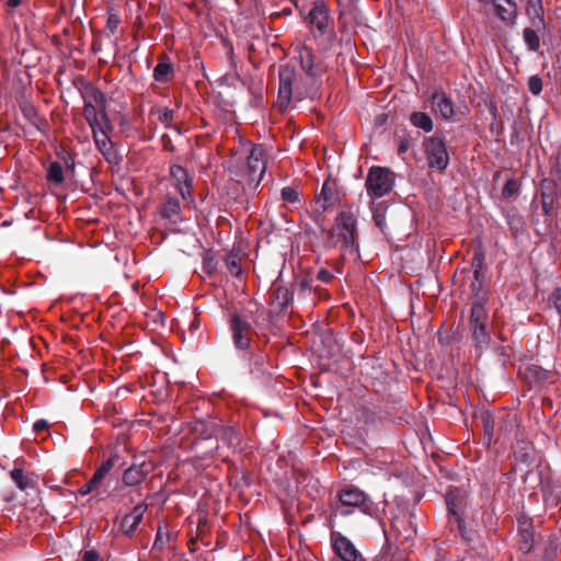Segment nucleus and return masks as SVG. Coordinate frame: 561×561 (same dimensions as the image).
<instances>
[{"label":"nucleus","instance_id":"obj_1","mask_svg":"<svg viewBox=\"0 0 561 561\" xmlns=\"http://www.w3.org/2000/svg\"><path fill=\"white\" fill-rule=\"evenodd\" d=\"M293 60L300 64L305 78L298 76L295 66L286 64L279 69L278 105L286 110L293 100L313 98L317 94L316 79L322 68L314 64V57L309 47L299 45Z\"/></svg>","mask_w":561,"mask_h":561},{"label":"nucleus","instance_id":"obj_2","mask_svg":"<svg viewBox=\"0 0 561 561\" xmlns=\"http://www.w3.org/2000/svg\"><path fill=\"white\" fill-rule=\"evenodd\" d=\"M265 154L266 149L263 145H253L247 157V162L241 167L231 168V174L240 183L256 186L266 171Z\"/></svg>","mask_w":561,"mask_h":561},{"label":"nucleus","instance_id":"obj_3","mask_svg":"<svg viewBox=\"0 0 561 561\" xmlns=\"http://www.w3.org/2000/svg\"><path fill=\"white\" fill-rule=\"evenodd\" d=\"M328 242L331 247L357 251L356 217L352 210H343L336 216L334 228L328 232Z\"/></svg>","mask_w":561,"mask_h":561},{"label":"nucleus","instance_id":"obj_4","mask_svg":"<svg viewBox=\"0 0 561 561\" xmlns=\"http://www.w3.org/2000/svg\"><path fill=\"white\" fill-rule=\"evenodd\" d=\"M485 297L478 296L471 307L470 329L478 347L486 346L491 341L488 329L490 324V317L485 309Z\"/></svg>","mask_w":561,"mask_h":561},{"label":"nucleus","instance_id":"obj_5","mask_svg":"<svg viewBox=\"0 0 561 561\" xmlns=\"http://www.w3.org/2000/svg\"><path fill=\"white\" fill-rule=\"evenodd\" d=\"M394 185V175L388 168L373 167L366 178V191L371 198L387 195Z\"/></svg>","mask_w":561,"mask_h":561},{"label":"nucleus","instance_id":"obj_6","mask_svg":"<svg viewBox=\"0 0 561 561\" xmlns=\"http://www.w3.org/2000/svg\"><path fill=\"white\" fill-rule=\"evenodd\" d=\"M425 153L431 169L444 171L449 163V154L445 142L437 137H428L424 141Z\"/></svg>","mask_w":561,"mask_h":561},{"label":"nucleus","instance_id":"obj_7","mask_svg":"<svg viewBox=\"0 0 561 561\" xmlns=\"http://www.w3.org/2000/svg\"><path fill=\"white\" fill-rule=\"evenodd\" d=\"M332 547L341 561H364L354 543L340 533L332 534Z\"/></svg>","mask_w":561,"mask_h":561},{"label":"nucleus","instance_id":"obj_8","mask_svg":"<svg viewBox=\"0 0 561 561\" xmlns=\"http://www.w3.org/2000/svg\"><path fill=\"white\" fill-rule=\"evenodd\" d=\"M339 501L345 511H342V515H348L355 507H362L368 501L367 494L357 488H344L339 491Z\"/></svg>","mask_w":561,"mask_h":561},{"label":"nucleus","instance_id":"obj_9","mask_svg":"<svg viewBox=\"0 0 561 561\" xmlns=\"http://www.w3.org/2000/svg\"><path fill=\"white\" fill-rule=\"evenodd\" d=\"M170 174L175 181L176 188L184 201L193 202L192 187L193 179L188 172L179 164H173L170 168Z\"/></svg>","mask_w":561,"mask_h":561},{"label":"nucleus","instance_id":"obj_10","mask_svg":"<svg viewBox=\"0 0 561 561\" xmlns=\"http://www.w3.org/2000/svg\"><path fill=\"white\" fill-rule=\"evenodd\" d=\"M306 23L312 33L323 35L329 27V11L323 4L314 5L306 16Z\"/></svg>","mask_w":561,"mask_h":561},{"label":"nucleus","instance_id":"obj_11","mask_svg":"<svg viewBox=\"0 0 561 561\" xmlns=\"http://www.w3.org/2000/svg\"><path fill=\"white\" fill-rule=\"evenodd\" d=\"M232 340L237 348L245 350L250 345V324L236 314L231 318Z\"/></svg>","mask_w":561,"mask_h":561},{"label":"nucleus","instance_id":"obj_12","mask_svg":"<svg viewBox=\"0 0 561 561\" xmlns=\"http://www.w3.org/2000/svg\"><path fill=\"white\" fill-rule=\"evenodd\" d=\"M493 7L506 26H514L518 14L517 4L513 0H493Z\"/></svg>","mask_w":561,"mask_h":561},{"label":"nucleus","instance_id":"obj_13","mask_svg":"<svg viewBox=\"0 0 561 561\" xmlns=\"http://www.w3.org/2000/svg\"><path fill=\"white\" fill-rule=\"evenodd\" d=\"M107 129H111L110 123L107 125L91 128L98 149L103 153L105 159L111 162L114 152L112 141L106 133Z\"/></svg>","mask_w":561,"mask_h":561},{"label":"nucleus","instance_id":"obj_14","mask_svg":"<svg viewBox=\"0 0 561 561\" xmlns=\"http://www.w3.org/2000/svg\"><path fill=\"white\" fill-rule=\"evenodd\" d=\"M146 510L147 505L138 504L133 508V511L129 514L123 517L121 523V529L125 535L133 536L135 534L144 518Z\"/></svg>","mask_w":561,"mask_h":561},{"label":"nucleus","instance_id":"obj_15","mask_svg":"<svg viewBox=\"0 0 561 561\" xmlns=\"http://www.w3.org/2000/svg\"><path fill=\"white\" fill-rule=\"evenodd\" d=\"M151 465L141 462L139 465H133L125 470L123 474V482L128 486H134L141 483L147 474L151 471Z\"/></svg>","mask_w":561,"mask_h":561},{"label":"nucleus","instance_id":"obj_16","mask_svg":"<svg viewBox=\"0 0 561 561\" xmlns=\"http://www.w3.org/2000/svg\"><path fill=\"white\" fill-rule=\"evenodd\" d=\"M293 293L285 286L274 284L272 291V307L277 312H283L293 301Z\"/></svg>","mask_w":561,"mask_h":561},{"label":"nucleus","instance_id":"obj_17","mask_svg":"<svg viewBox=\"0 0 561 561\" xmlns=\"http://www.w3.org/2000/svg\"><path fill=\"white\" fill-rule=\"evenodd\" d=\"M106 107L99 108L94 105L83 106V116L91 128L107 125L110 123L105 112Z\"/></svg>","mask_w":561,"mask_h":561},{"label":"nucleus","instance_id":"obj_18","mask_svg":"<svg viewBox=\"0 0 561 561\" xmlns=\"http://www.w3.org/2000/svg\"><path fill=\"white\" fill-rule=\"evenodd\" d=\"M432 100L433 105L438 111L442 118L450 119L454 116L455 112L453 102L444 91H435L432 95Z\"/></svg>","mask_w":561,"mask_h":561},{"label":"nucleus","instance_id":"obj_19","mask_svg":"<svg viewBox=\"0 0 561 561\" xmlns=\"http://www.w3.org/2000/svg\"><path fill=\"white\" fill-rule=\"evenodd\" d=\"M81 94L85 105H94L99 108L106 107L105 95L95 87L87 85Z\"/></svg>","mask_w":561,"mask_h":561},{"label":"nucleus","instance_id":"obj_20","mask_svg":"<svg viewBox=\"0 0 561 561\" xmlns=\"http://www.w3.org/2000/svg\"><path fill=\"white\" fill-rule=\"evenodd\" d=\"M334 201H335V192H334L333 187L328 182H325L322 185L321 192L317 196V199H316L317 209L324 211L330 206L333 205Z\"/></svg>","mask_w":561,"mask_h":561},{"label":"nucleus","instance_id":"obj_21","mask_svg":"<svg viewBox=\"0 0 561 561\" xmlns=\"http://www.w3.org/2000/svg\"><path fill=\"white\" fill-rule=\"evenodd\" d=\"M180 209V202L176 198H169L161 206L160 214L163 218L176 222L181 219Z\"/></svg>","mask_w":561,"mask_h":561},{"label":"nucleus","instance_id":"obj_22","mask_svg":"<svg viewBox=\"0 0 561 561\" xmlns=\"http://www.w3.org/2000/svg\"><path fill=\"white\" fill-rule=\"evenodd\" d=\"M11 479L14 481L16 486L22 491H25L28 488L33 486V479L27 473H25L24 470L21 468H14L11 471Z\"/></svg>","mask_w":561,"mask_h":561},{"label":"nucleus","instance_id":"obj_23","mask_svg":"<svg viewBox=\"0 0 561 561\" xmlns=\"http://www.w3.org/2000/svg\"><path fill=\"white\" fill-rule=\"evenodd\" d=\"M411 123L413 126L430 133L433 129V121L426 113L416 112L411 115Z\"/></svg>","mask_w":561,"mask_h":561},{"label":"nucleus","instance_id":"obj_24","mask_svg":"<svg viewBox=\"0 0 561 561\" xmlns=\"http://www.w3.org/2000/svg\"><path fill=\"white\" fill-rule=\"evenodd\" d=\"M114 466L115 457L108 458L96 469L91 480L94 481L98 485H100L101 481L113 469Z\"/></svg>","mask_w":561,"mask_h":561},{"label":"nucleus","instance_id":"obj_25","mask_svg":"<svg viewBox=\"0 0 561 561\" xmlns=\"http://www.w3.org/2000/svg\"><path fill=\"white\" fill-rule=\"evenodd\" d=\"M506 222L514 234H518L524 230V220L516 211L506 214Z\"/></svg>","mask_w":561,"mask_h":561},{"label":"nucleus","instance_id":"obj_26","mask_svg":"<svg viewBox=\"0 0 561 561\" xmlns=\"http://www.w3.org/2000/svg\"><path fill=\"white\" fill-rule=\"evenodd\" d=\"M523 35L524 41L526 45L529 47V49L537 51L540 47V39L537 32L533 28L527 27L524 30Z\"/></svg>","mask_w":561,"mask_h":561},{"label":"nucleus","instance_id":"obj_27","mask_svg":"<svg viewBox=\"0 0 561 561\" xmlns=\"http://www.w3.org/2000/svg\"><path fill=\"white\" fill-rule=\"evenodd\" d=\"M47 178L50 182L60 184L64 181L62 167L59 162H53L47 170Z\"/></svg>","mask_w":561,"mask_h":561},{"label":"nucleus","instance_id":"obj_28","mask_svg":"<svg viewBox=\"0 0 561 561\" xmlns=\"http://www.w3.org/2000/svg\"><path fill=\"white\" fill-rule=\"evenodd\" d=\"M172 66L167 61H160L153 69V78L156 81L162 82L171 72Z\"/></svg>","mask_w":561,"mask_h":561},{"label":"nucleus","instance_id":"obj_29","mask_svg":"<svg viewBox=\"0 0 561 561\" xmlns=\"http://www.w3.org/2000/svg\"><path fill=\"white\" fill-rule=\"evenodd\" d=\"M527 13L529 15L534 14V16L538 19V23L542 24L543 18L541 0H528Z\"/></svg>","mask_w":561,"mask_h":561},{"label":"nucleus","instance_id":"obj_30","mask_svg":"<svg viewBox=\"0 0 561 561\" xmlns=\"http://www.w3.org/2000/svg\"><path fill=\"white\" fill-rule=\"evenodd\" d=\"M225 263H226L228 271L232 275L239 276L241 274L240 259L238 255H236V254L227 255Z\"/></svg>","mask_w":561,"mask_h":561},{"label":"nucleus","instance_id":"obj_31","mask_svg":"<svg viewBox=\"0 0 561 561\" xmlns=\"http://www.w3.org/2000/svg\"><path fill=\"white\" fill-rule=\"evenodd\" d=\"M280 196H282L283 201L293 203V204L299 201L298 192L294 187H290V186L283 187L280 191Z\"/></svg>","mask_w":561,"mask_h":561},{"label":"nucleus","instance_id":"obj_32","mask_svg":"<svg viewBox=\"0 0 561 561\" xmlns=\"http://www.w3.org/2000/svg\"><path fill=\"white\" fill-rule=\"evenodd\" d=\"M528 89L534 95H539L542 91V80L539 76H531L528 79Z\"/></svg>","mask_w":561,"mask_h":561},{"label":"nucleus","instance_id":"obj_33","mask_svg":"<svg viewBox=\"0 0 561 561\" xmlns=\"http://www.w3.org/2000/svg\"><path fill=\"white\" fill-rule=\"evenodd\" d=\"M484 263V253L482 250H477L471 261L472 270H482Z\"/></svg>","mask_w":561,"mask_h":561},{"label":"nucleus","instance_id":"obj_34","mask_svg":"<svg viewBox=\"0 0 561 561\" xmlns=\"http://www.w3.org/2000/svg\"><path fill=\"white\" fill-rule=\"evenodd\" d=\"M203 265H204V270L206 271V273L211 274L217 268V261L210 254H207L204 257Z\"/></svg>","mask_w":561,"mask_h":561},{"label":"nucleus","instance_id":"obj_35","mask_svg":"<svg viewBox=\"0 0 561 561\" xmlns=\"http://www.w3.org/2000/svg\"><path fill=\"white\" fill-rule=\"evenodd\" d=\"M173 111L170 108H163L158 112V119L168 126L170 122L173 119Z\"/></svg>","mask_w":561,"mask_h":561},{"label":"nucleus","instance_id":"obj_36","mask_svg":"<svg viewBox=\"0 0 561 561\" xmlns=\"http://www.w3.org/2000/svg\"><path fill=\"white\" fill-rule=\"evenodd\" d=\"M473 276H474V280H476V282H474V283H472V285H471L472 290H473V291H476V296H477V297H478V296H480V297H481V296L485 297V296H484V294H481V295H480V293H479V286H480V283H481V278H482V276H483V274H482V270H473Z\"/></svg>","mask_w":561,"mask_h":561},{"label":"nucleus","instance_id":"obj_37","mask_svg":"<svg viewBox=\"0 0 561 561\" xmlns=\"http://www.w3.org/2000/svg\"><path fill=\"white\" fill-rule=\"evenodd\" d=\"M170 539V534H163L162 527H159L157 530L153 549H157L158 547L162 546L163 542Z\"/></svg>","mask_w":561,"mask_h":561},{"label":"nucleus","instance_id":"obj_38","mask_svg":"<svg viewBox=\"0 0 561 561\" xmlns=\"http://www.w3.org/2000/svg\"><path fill=\"white\" fill-rule=\"evenodd\" d=\"M98 488H99V485L90 479L85 484H83L78 490V492L80 495L84 496V495H88L89 493H91L92 491H95Z\"/></svg>","mask_w":561,"mask_h":561},{"label":"nucleus","instance_id":"obj_39","mask_svg":"<svg viewBox=\"0 0 561 561\" xmlns=\"http://www.w3.org/2000/svg\"><path fill=\"white\" fill-rule=\"evenodd\" d=\"M225 435L228 439L229 445L233 446L239 443V434L237 433V431L234 428H232V427L226 428Z\"/></svg>","mask_w":561,"mask_h":561},{"label":"nucleus","instance_id":"obj_40","mask_svg":"<svg viewBox=\"0 0 561 561\" xmlns=\"http://www.w3.org/2000/svg\"><path fill=\"white\" fill-rule=\"evenodd\" d=\"M516 192H517V184H516V182L513 181V180L506 181V183L504 185V188H503V194L506 195V196H512Z\"/></svg>","mask_w":561,"mask_h":561},{"label":"nucleus","instance_id":"obj_41","mask_svg":"<svg viewBox=\"0 0 561 561\" xmlns=\"http://www.w3.org/2000/svg\"><path fill=\"white\" fill-rule=\"evenodd\" d=\"M100 554L95 550H87L82 553L81 559L77 561H99Z\"/></svg>","mask_w":561,"mask_h":561},{"label":"nucleus","instance_id":"obj_42","mask_svg":"<svg viewBox=\"0 0 561 561\" xmlns=\"http://www.w3.org/2000/svg\"><path fill=\"white\" fill-rule=\"evenodd\" d=\"M333 278V274L327 270H320L317 274V279L323 283H330Z\"/></svg>","mask_w":561,"mask_h":561},{"label":"nucleus","instance_id":"obj_43","mask_svg":"<svg viewBox=\"0 0 561 561\" xmlns=\"http://www.w3.org/2000/svg\"><path fill=\"white\" fill-rule=\"evenodd\" d=\"M542 197V209L545 215L550 216L552 211V203L548 201V196L546 193H541Z\"/></svg>","mask_w":561,"mask_h":561},{"label":"nucleus","instance_id":"obj_44","mask_svg":"<svg viewBox=\"0 0 561 561\" xmlns=\"http://www.w3.org/2000/svg\"><path fill=\"white\" fill-rule=\"evenodd\" d=\"M376 226L383 231L386 228V217L383 214H375L374 215Z\"/></svg>","mask_w":561,"mask_h":561},{"label":"nucleus","instance_id":"obj_45","mask_svg":"<svg viewBox=\"0 0 561 561\" xmlns=\"http://www.w3.org/2000/svg\"><path fill=\"white\" fill-rule=\"evenodd\" d=\"M552 299H553L556 309L558 310L559 314L561 316V289L560 288H558L553 293Z\"/></svg>","mask_w":561,"mask_h":561},{"label":"nucleus","instance_id":"obj_46","mask_svg":"<svg viewBox=\"0 0 561 561\" xmlns=\"http://www.w3.org/2000/svg\"><path fill=\"white\" fill-rule=\"evenodd\" d=\"M48 427V422L46 420H37L34 424H33V431L34 432H41V431H44Z\"/></svg>","mask_w":561,"mask_h":561},{"label":"nucleus","instance_id":"obj_47","mask_svg":"<svg viewBox=\"0 0 561 561\" xmlns=\"http://www.w3.org/2000/svg\"><path fill=\"white\" fill-rule=\"evenodd\" d=\"M107 24H108V27L111 28V31L113 32L117 26V20L110 18L107 21Z\"/></svg>","mask_w":561,"mask_h":561},{"label":"nucleus","instance_id":"obj_48","mask_svg":"<svg viewBox=\"0 0 561 561\" xmlns=\"http://www.w3.org/2000/svg\"><path fill=\"white\" fill-rule=\"evenodd\" d=\"M409 148V145L407 141H401L400 146H399V152L402 153V152H405Z\"/></svg>","mask_w":561,"mask_h":561},{"label":"nucleus","instance_id":"obj_49","mask_svg":"<svg viewBox=\"0 0 561 561\" xmlns=\"http://www.w3.org/2000/svg\"><path fill=\"white\" fill-rule=\"evenodd\" d=\"M22 0H9L8 5L11 8H16L21 4Z\"/></svg>","mask_w":561,"mask_h":561},{"label":"nucleus","instance_id":"obj_50","mask_svg":"<svg viewBox=\"0 0 561 561\" xmlns=\"http://www.w3.org/2000/svg\"><path fill=\"white\" fill-rule=\"evenodd\" d=\"M300 287H301V288H304V289H305V288H308V287H309L308 282H307V280H302V282L300 283Z\"/></svg>","mask_w":561,"mask_h":561},{"label":"nucleus","instance_id":"obj_51","mask_svg":"<svg viewBox=\"0 0 561 561\" xmlns=\"http://www.w3.org/2000/svg\"><path fill=\"white\" fill-rule=\"evenodd\" d=\"M254 322H255L257 325H262V321H261L259 318H255V319H254Z\"/></svg>","mask_w":561,"mask_h":561},{"label":"nucleus","instance_id":"obj_52","mask_svg":"<svg viewBox=\"0 0 561 561\" xmlns=\"http://www.w3.org/2000/svg\"><path fill=\"white\" fill-rule=\"evenodd\" d=\"M230 55H232V50L230 51ZM230 60L233 61V56L230 57Z\"/></svg>","mask_w":561,"mask_h":561}]
</instances>
